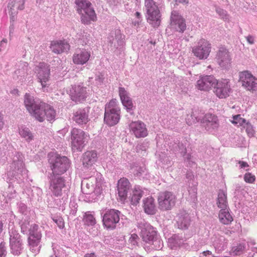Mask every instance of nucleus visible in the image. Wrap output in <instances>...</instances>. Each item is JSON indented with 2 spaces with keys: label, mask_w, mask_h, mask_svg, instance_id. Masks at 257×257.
Here are the masks:
<instances>
[{
  "label": "nucleus",
  "mask_w": 257,
  "mask_h": 257,
  "mask_svg": "<svg viewBox=\"0 0 257 257\" xmlns=\"http://www.w3.org/2000/svg\"><path fill=\"white\" fill-rule=\"evenodd\" d=\"M24 104L29 112L40 122L45 119L51 121L55 117V111L50 105L44 102L36 103L34 97L29 93L25 95Z\"/></svg>",
  "instance_id": "f257e3e1"
},
{
  "label": "nucleus",
  "mask_w": 257,
  "mask_h": 257,
  "mask_svg": "<svg viewBox=\"0 0 257 257\" xmlns=\"http://www.w3.org/2000/svg\"><path fill=\"white\" fill-rule=\"evenodd\" d=\"M120 117V108L115 99L110 100L105 107L104 122L109 126L116 125Z\"/></svg>",
  "instance_id": "f03ea898"
},
{
  "label": "nucleus",
  "mask_w": 257,
  "mask_h": 257,
  "mask_svg": "<svg viewBox=\"0 0 257 257\" xmlns=\"http://www.w3.org/2000/svg\"><path fill=\"white\" fill-rule=\"evenodd\" d=\"M147 22L153 27H159L161 23L160 12L154 0H145Z\"/></svg>",
  "instance_id": "7ed1b4c3"
},
{
  "label": "nucleus",
  "mask_w": 257,
  "mask_h": 257,
  "mask_svg": "<svg viewBox=\"0 0 257 257\" xmlns=\"http://www.w3.org/2000/svg\"><path fill=\"white\" fill-rule=\"evenodd\" d=\"M53 176H59L70 167V162L66 157L52 156L49 160Z\"/></svg>",
  "instance_id": "20e7f679"
},
{
  "label": "nucleus",
  "mask_w": 257,
  "mask_h": 257,
  "mask_svg": "<svg viewBox=\"0 0 257 257\" xmlns=\"http://www.w3.org/2000/svg\"><path fill=\"white\" fill-rule=\"evenodd\" d=\"M35 73L38 79V81L41 83L43 91L50 86V66L45 63H40L35 67Z\"/></svg>",
  "instance_id": "39448f33"
},
{
  "label": "nucleus",
  "mask_w": 257,
  "mask_h": 257,
  "mask_svg": "<svg viewBox=\"0 0 257 257\" xmlns=\"http://www.w3.org/2000/svg\"><path fill=\"white\" fill-rule=\"evenodd\" d=\"M89 135L80 128L74 127L71 131V143L74 150H81L84 147Z\"/></svg>",
  "instance_id": "423d86ee"
},
{
  "label": "nucleus",
  "mask_w": 257,
  "mask_h": 257,
  "mask_svg": "<svg viewBox=\"0 0 257 257\" xmlns=\"http://www.w3.org/2000/svg\"><path fill=\"white\" fill-rule=\"evenodd\" d=\"M176 199V196L172 192H161L157 198L158 207L162 211L170 210L175 205Z\"/></svg>",
  "instance_id": "0eeeda50"
},
{
  "label": "nucleus",
  "mask_w": 257,
  "mask_h": 257,
  "mask_svg": "<svg viewBox=\"0 0 257 257\" xmlns=\"http://www.w3.org/2000/svg\"><path fill=\"white\" fill-rule=\"evenodd\" d=\"M87 88L82 83L75 84L71 85L68 91L71 100L76 103H81L87 98L88 92Z\"/></svg>",
  "instance_id": "6e6552de"
},
{
  "label": "nucleus",
  "mask_w": 257,
  "mask_h": 257,
  "mask_svg": "<svg viewBox=\"0 0 257 257\" xmlns=\"http://www.w3.org/2000/svg\"><path fill=\"white\" fill-rule=\"evenodd\" d=\"M211 50V44L204 39H201L198 42L197 45L192 48V52L199 60L206 59Z\"/></svg>",
  "instance_id": "1a4fd4ad"
},
{
  "label": "nucleus",
  "mask_w": 257,
  "mask_h": 257,
  "mask_svg": "<svg viewBox=\"0 0 257 257\" xmlns=\"http://www.w3.org/2000/svg\"><path fill=\"white\" fill-rule=\"evenodd\" d=\"M120 211L113 209L106 211L102 217L104 227L107 230L115 229L120 220Z\"/></svg>",
  "instance_id": "9d476101"
},
{
  "label": "nucleus",
  "mask_w": 257,
  "mask_h": 257,
  "mask_svg": "<svg viewBox=\"0 0 257 257\" xmlns=\"http://www.w3.org/2000/svg\"><path fill=\"white\" fill-rule=\"evenodd\" d=\"M214 87L213 92L220 99L228 97L232 92L230 82L227 79H221L216 80Z\"/></svg>",
  "instance_id": "9b49d317"
},
{
  "label": "nucleus",
  "mask_w": 257,
  "mask_h": 257,
  "mask_svg": "<svg viewBox=\"0 0 257 257\" xmlns=\"http://www.w3.org/2000/svg\"><path fill=\"white\" fill-rule=\"evenodd\" d=\"M239 78L242 86L247 90L253 92L257 90V78L248 71L241 72Z\"/></svg>",
  "instance_id": "f8f14e48"
},
{
  "label": "nucleus",
  "mask_w": 257,
  "mask_h": 257,
  "mask_svg": "<svg viewBox=\"0 0 257 257\" xmlns=\"http://www.w3.org/2000/svg\"><path fill=\"white\" fill-rule=\"evenodd\" d=\"M217 79L212 75H201L196 81V88L202 91L209 92L214 88Z\"/></svg>",
  "instance_id": "ddd939ff"
},
{
  "label": "nucleus",
  "mask_w": 257,
  "mask_h": 257,
  "mask_svg": "<svg viewBox=\"0 0 257 257\" xmlns=\"http://www.w3.org/2000/svg\"><path fill=\"white\" fill-rule=\"evenodd\" d=\"M131 184L129 180L124 177L121 178L117 183L118 199L124 203L128 198V193H130Z\"/></svg>",
  "instance_id": "4468645a"
},
{
  "label": "nucleus",
  "mask_w": 257,
  "mask_h": 257,
  "mask_svg": "<svg viewBox=\"0 0 257 257\" xmlns=\"http://www.w3.org/2000/svg\"><path fill=\"white\" fill-rule=\"evenodd\" d=\"M130 133L137 138H145L148 133L146 124L142 121H133L129 124Z\"/></svg>",
  "instance_id": "2eb2a0df"
},
{
  "label": "nucleus",
  "mask_w": 257,
  "mask_h": 257,
  "mask_svg": "<svg viewBox=\"0 0 257 257\" xmlns=\"http://www.w3.org/2000/svg\"><path fill=\"white\" fill-rule=\"evenodd\" d=\"M65 186V181L63 177L53 175L51 176L49 189L54 196H61L62 189Z\"/></svg>",
  "instance_id": "dca6fc26"
},
{
  "label": "nucleus",
  "mask_w": 257,
  "mask_h": 257,
  "mask_svg": "<svg viewBox=\"0 0 257 257\" xmlns=\"http://www.w3.org/2000/svg\"><path fill=\"white\" fill-rule=\"evenodd\" d=\"M170 26L172 29L181 33H183L186 29L184 19L176 11L171 13Z\"/></svg>",
  "instance_id": "f3484780"
},
{
  "label": "nucleus",
  "mask_w": 257,
  "mask_h": 257,
  "mask_svg": "<svg viewBox=\"0 0 257 257\" xmlns=\"http://www.w3.org/2000/svg\"><path fill=\"white\" fill-rule=\"evenodd\" d=\"M141 236L144 241L153 244L157 238V232L152 225L146 224L141 230Z\"/></svg>",
  "instance_id": "a211bd4d"
},
{
  "label": "nucleus",
  "mask_w": 257,
  "mask_h": 257,
  "mask_svg": "<svg viewBox=\"0 0 257 257\" xmlns=\"http://www.w3.org/2000/svg\"><path fill=\"white\" fill-rule=\"evenodd\" d=\"M88 113V108L79 109L73 113L72 119L79 125L86 124L89 120Z\"/></svg>",
  "instance_id": "6ab92c4d"
},
{
  "label": "nucleus",
  "mask_w": 257,
  "mask_h": 257,
  "mask_svg": "<svg viewBox=\"0 0 257 257\" xmlns=\"http://www.w3.org/2000/svg\"><path fill=\"white\" fill-rule=\"evenodd\" d=\"M91 53L89 51L82 49L75 52L73 56V62L75 64L83 65L89 60Z\"/></svg>",
  "instance_id": "aec40b11"
},
{
  "label": "nucleus",
  "mask_w": 257,
  "mask_h": 257,
  "mask_svg": "<svg viewBox=\"0 0 257 257\" xmlns=\"http://www.w3.org/2000/svg\"><path fill=\"white\" fill-rule=\"evenodd\" d=\"M50 47L53 53L59 54L68 51L70 46L66 40H58L51 41Z\"/></svg>",
  "instance_id": "412c9836"
},
{
  "label": "nucleus",
  "mask_w": 257,
  "mask_h": 257,
  "mask_svg": "<svg viewBox=\"0 0 257 257\" xmlns=\"http://www.w3.org/2000/svg\"><path fill=\"white\" fill-rule=\"evenodd\" d=\"M118 92L123 106L127 111L132 110L134 106L132 98L128 96V92L123 87H119Z\"/></svg>",
  "instance_id": "4be33fe9"
},
{
  "label": "nucleus",
  "mask_w": 257,
  "mask_h": 257,
  "mask_svg": "<svg viewBox=\"0 0 257 257\" xmlns=\"http://www.w3.org/2000/svg\"><path fill=\"white\" fill-rule=\"evenodd\" d=\"M216 59L219 65L223 67L229 65L231 61L229 53L224 48L219 49L217 54Z\"/></svg>",
  "instance_id": "5701e85b"
},
{
  "label": "nucleus",
  "mask_w": 257,
  "mask_h": 257,
  "mask_svg": "<svg viewBox=\"0 0 257 257\" xmlns=\"http://www.w3.org/2000/svg\"><path fill=\"white\" fill-rule=\"evenodd\" d=\"M97 154L96 151H87L82 157V163L86 167L92 166L97 160Z\"/></svg>",
  "instance_id": "b1692460"
},
{
  "label": "nucleus",
  "mask_w": 257,
  "mask_h": 257,
  "mask_svg": "<svg viewBox=\"0 0 257 257\" xmlns=\"http://www.w3.org/2000/svg\"><path fill=\"white\" fill-rule=\"evenodd\" d=\"M176 222L178 228L181 229H187L190 225V217L185 211H181L176 216Z\"/></svg>",
  "instance_id": "393cba45"
},
{
  "label": "nucleus",
  "mask_w": 257,
  "mask_h": 257,
  "mask_svg": "<svg viewBox=\"0 0 257 257\" xmlns=\"http://www.w3.org/2000/svg\"><path fill=\"white\" fill-rule=\"evenodd\" d=\"M79 15L81 22L85 25L90 24L92 21L95 22L97 20L96 14L93 7Z\"/></svg>",
  "instance_id": "a878e982"
},
{
  "label": "nucleus",
  "mask_w": 257,
  "mask_h": 257,
  "mask_svg": "<svg viewBox=\"0 0 257 257\" xmlns=\"http://www.w3.org/2000/svg\"><path fill=\"white\" fill-rule=\"evenodd\" d=\"M143 208L146 213L150 215L155 214L157 209L155 199L151 196L148 197L144 199Z\"/></svg>",
  "instance_id": "bb28decb"
},
{
  "label": "nucleus",
  "mask_w": 257,
  "mask_h": 257,
  "mask_svg": "<svg viewBox=\"0 0 257 257\" xmlns=\"http://www.w3.org/2000/svg\"><path fill=\"white\" fill-rule=\"evenodd\" d=\"M130 195L129 199L131 204L136 205L139 203L143 197V192L139 187H135L132 189Z\"/></svg>",
  "instance_id": "cd10ccee"
},
{
  "label": "nucleus",
  "mask_w": 257,
  "mask_h": 257,
  "mask_svg": "<svg viewBox=\"0 0 257 257\" xmlns=\"http://www.w3.org/2000/svg\"><path fill=\"white\" fill-rule=\"evenodd\" d=\"M10 244L13 253L18 255L22 249V240L20 235H17L10 239Z\"/></svg>",
  "instance_id": "c85d7f7f"
},
{
  "label": "nucleus",
  "mask_w": 257,
  "mask_h": 257,
  "mask_svg": "<svg viewBox=\"0 0 257 257\" xmlns=\"http://www.w3.org/2000/svg\"><path fill=\"white\" fill-rule=\"evenodd\" d=\"M75 4L76 6V11L79 15L83 14L88 9L92 8V4L88 0H75Z\"/></svg>",
  "instance_id": "c756f323"
},
{
  "label": "nucleus",
  "mask_w": 257,
  "mask_h": 257,
  "mask_svg": "<svg viewBox=\"0 0 257 257\" xmlns=\"http://www.w3.org/2000/svg\"><path fill=\"white\" fill-rule=\"evenodd\" d=\"M216 203L217 207L220 209H228L227 194L223 190H219Z\"/></svg>",
  "instance_id": "7c9ffc66"
},
{
  "label": "nucleus",
  "mask_w": 257,
  "mask_h": 257,
  "mask_svg": "<svg viewBox=\"0 0 257 257\" xmlns=\"http://www.w3.org/2000/svg\"><path fill=\"white\" fill-rule=\"evenodd\" d=\"M207 127L212 129L217 128L219 126V122L217 116L210 114H206L204 118Z\"/></svg>",
  "instance_id": "2f4dec72"
},
{
  "label": "nucleus",
  "mask_w": 257,
  "mask_h": 257,
  "mask_svg": "<svg viewBox=\"0 0 257 257\" xmlns=\"http://www.w3.org/2000/svg\"><path fill=\"white\" fill-rule=\"evenodd\" d=\"M218 218L221 223L228 225L233 221V218L229 212L228 209H220L218 213Z\"/></svg>",
  "instance_id": "473e14b6"
},
{
  "label": "nucleus",
  "mask_w": 257,
  "mask_h": 257,
  "mask_svg": "<svg viewBox=\"0 0 257 257\" xmlns=\"http://www.w3.org/2000/svg\"><path fill=\"white\" fill-rule=\"evenodd\" d=\"M42 237H36L33 235L29 236L28 241L30 249L34 253H38L40 251V247L38 246L40 243Z\"/></svg>",
  "instance_id": "72a5a7b5"
},
{
  "label": "nucleus",
  "mask_w": 257,
  "mask_h": 257,
  "mask_svg": "<svg viewBox=\"0 0 257 257\" xmlns=\"http://www.w3.org/2000/svg\"><path fill=\"white\" fill-rule=\"evenodd\" d=\"M24 0H10L8 5V8L10 9L11 11V15H16L17 12H13V10H15V8L17 10H23L24 8Z\"/></svg>",
  "instance_id": "f704fd0d"
},
{
  "label": "nucleus",
  "mask_w": 257,
  "mask_h": 257,
  "mask_svg": "<svg viewBox=\"0 0 257 257\" xmlns=\"http://www.w3.org/2000/svg\"><path fill=\"white\" fill-rule=\"evenodd\" d=\"M19 133L20 136L24 139L27 142H30L34 139V135L28 127L25 126H21L19 127Z\"/></svg>",
  "instance_id": "c9c22d12"
},
{
  "label": "nucleus",
  "mask_w": 257,
  "mask_h": 257,
  "mask_svg": "<svg viewBox=\"0 0 257 257\" xmlns=\"http://www.w3.org/2000/svg\"><path fill=\"white\" fill-rule=\"evenodd\" d=\"M83 221L85 225L88 226L94 225L96 223V219L94 217V215L90 213V212H87L85 213L83 218Z\"/></svg>",
  "instance_id": "e433bc0d"
},
{
  "label": "nucleus",
  "mask_w": 257,
  "mask_h": 257,
  "mask_svg": "<svg viewBox=\"0 0 257 257\" xmlns=\"http://www.w3.org/2000/svg\"><path fill=\"white\" fill-rule=\"evenodd\" d=\"M233 119L231 120V122L236 125L237 126H243L246 123V120L241 116L240 114H237L233 116Z\"/></svg>",
  "instance_id": "4c0bfd02"
},
{
  "label": "nucleus",
  "mask_w": 257,
  "mask_h": 257,
  "mask_svg": "<svg viewBox=\"0 0 257 257\" xmlns=\"http://www.w3.org/2000/svg\"><path fill=\"white\" fill-rule=\"evenodd\" d=\"M33 235L36 237H42L41 231L39 230V226L36 224L31 225L29 230V236Z\"/></svg>",
  "instance_id": "58836bf2"
},
{
  "label": "nucleus",
  "mask_w": 257,
  "mask_h": 257,
  "mask_svg": "<svg viewBox=\"0 0 257 257\" xmlns=\"http://www.w3.org/2000/svg\"><path fill=\"white\" fill-rule=\"evenodd\" d=\"M244 249V244L239 243L233 246L231 249V252L234 255H240L243 252Z\"/></svg>",
  "instance_id": "ea45409f"
},
{
  "label": "nucleus",
  "mask_w": 257,
  "mask_h": 257,
  "mask_svg": "<svg viewBox=\"0 0 257 257\" xmlns=\"http://www.w3.org/2000/svg\"><path fill=\"white\" fill-rule=\"evenodd\" d=\"M15 171L22 173L25 170V164L22 161L14 162Z\"/></svg>",
  "instance_id": "a19ab883"
},
{
  "label": "nucleus",
  "mask_w": 257,
  "mask_h": 257,
  "mask_svg": "<svg viewBox=\"0 0 257 257\" xmlns=\"http://www.w3.org/2000/svg\"><path fill=\"white\" fill-rule=\"evenodd\" d=\"M243 127L245 128L246 133L248 136H252L253 135L254 131L252 125L249 122L246 121Z\"/></svg>",
  "instance_id": "79ce46f5"
},
{
  "label": "nucleus",
  "mask_w": 257,
  "mask_h": 257,
  "mask_svg": "<svg viewBox=\"0 0 257 257\" xmlns=\"http://www.w3.org/2000/svg\"><path fill=\"white\" fill-rule=\"evenodd\" d=\"M131 170H132L133 173L137 175L141 174L142 172L144 171L143 167L139 166V165L135 163H134L131 165Z\"/></svg>",
  "instance_id": "37998d69"
},
{
  "label": "nucleus",
  "mask_w": 257,
  "mask_h": 257,
  "mask_svg": "<svg viewBox=\"0 0 257 257\" xmlns=\"http://www.w3.org/2000/svg\"><path fill=\"white\" fill-rule=\"evenodd\" d=\"M244 180L248 183H253L255 180V177L250 173H247L244 175Z\"/></svg>",
  "instance_id": "c03bdc74"
},
{
  "label": "nucleus",
  "mask_w": 257,
  "mask_h": 257,
  "mask_svg": "<svg viewBox=\"0 0 257 257\" xmlns=\"http://www.w3.org/2000/svg\"><path fill=\"white\" fill-rule=\"evenodd\" d=\"M53 220L60 228L62 229L64 227V221L62 217H58L56 218H53Z\"/></svg>",
  "instance_id": "a18cd8bd"
},
{
  "label": "nucleus",
  "mask_w": 257,
  "mask_h": 257,
  "mask_svg": "<svg viewBox=\"0 0 257 257\" xmlns=\"http://www.w3.org/2000/svg\"><path fill=\"white\" fill-rule=\"evenodd\" d=\"M139 239V237L138 235L136 233H134L131 235V236L130 238L129 241L133 245H136L138 243V240Z\"/></svg>",
  "instance_id": "49530a36"
},
{
  "label": "nucleus",
  "mask_w": 257,
  "mask_h": 257,
  "mask_svg": "<svg viewBox=\"0 0 257 257\" xmlns=\"http://www.w3.org/2000/svg\"><path fill=\"white\" fill-rule=\"evenodd\" d=\"M247 42L249 44H253L254 42V37L251 35H249L246 37Z\"/></svg>",
  "instance_id": "de8ad7c7"
},
{
  "label": "nucleus",
  "mask_w": 257,
  "mask_h": 257,
  "mask_svg": "<svg viewBox=\"0 0 257 257\" xmlns=\"http://www.w3.org/2000/svg\"><path fill=\"white\" fill-rule=\"evenodd\" d=\"M6 250L3 246L0 245V257H4Z\"/></svg>",
  "instance_id": "09e8293b"
},
{
  "label": "nucleus",
  "mask_w": 257,
  "mask_h": 257,
  "mask_svg": "<svg viewBox=\"0 0 257 257\" xmlns=\"http://www.w3.org/2000/svg\"><path fill=\"white\" fill-rule=\"evenodd\" d=\"M238 163L240 164V167L241 168H243L248 167V164L245 162L240 161H239Z\"/></svg>",
  "instance_id": "8fccbe9b"
},
{
  "label": "nucleus",
  "mask_w": 257,
  "mask_h": 257,
  "mask_svg": "<svg viewBox=\"0 0 257 257\" xmlns=\"http://www.w3.org/2000/svg\"><path fill=\"white\" fill-rule=\"evenodd\" d=\"M4 125V121L3 120V115L0 113V131H1Z\"/></svg>",
  "instance_id": "3c124183"
},
{
  "label": "nucleus",
  "mask_w": 257,
  "mask_h": 257,
  "mask_svg": "<svg viewBox=\"0 0 257 257\" xmlns=\"http://www.w3.org/2000/svg\"><path fill=\"white\" fill-rule=\"evenodd\" d=\"M188 0H175V4L178 5L179 4H188Z\"/></svg>",
  "instance_id": "603ef678"
},
{
  "label": "nucleus",
  "mask_w": 257,
  "mask_h": 257,
  "mask_svg": "<svg viewBox=\"0 0 257 257\" xmlns=\"http://www.w3.org/2000/svg\"><path fill=\"white\" fill-rule=\"evenodd\" d=\"M84 257H96V255L94 252H91L85 254Z\"/></svg>",
  "instance_id": "864d4df0"
},
{
  "label": "nucleus",
  "mask_w": 257,
  "mask_h": 257,
  "mask_svg": "<svg viewBox=\"0 0 257 257\" xmlns=\"http://www.w3.org/2000/svg\"><path fill=\"white\" fill-rule=\"evenodd\" d=\"M202 254L205 256L207 255H212L211 251H210L209 250L204 251L202 252Z\"/></svg>",
  "instance_id": "5fc2aeb1"
},
{
  "label": "nucleus",
  "mask_w": 257,
  "mask_h": 257,
  "mask_svg": "<svg viewBox=\"0 0 257 257\" xmlns=\"http://www.w3.org/2000/svg\"><path fill=\"white\" fill-rule=\"evenodd\" d=\"M3 227H4V224H3V222L1 221H0V233H1L3 230Z\"/></svg>",
  "instance_id": "6e6d98bb"
},
{
  "label": "nucleus",
  "mask_w": 257,
  "mask_h": 257,
  "mask_svg": "<svg viewBox=\"0 0 257 257\" xmlns=\"http://www.w3.org/2000/svg\"><path fill=\"white\" fill-rule=\"evenodd\" d=\"M136 17L138 18H140V16H141V14L140 13L138 12H137L135 14Z\"/></svg>",
  "instance_id": "4d7b16f0"
},
{
  "label": "nucleus",
  "mask_w": 257,
  "mask_h": 257,
  "mask_svg": "<svg viewBox=\"0 0 257 257\" xmlns=\"http://www.w3.org/2000/svg\"><path fill=\"white\" fill-rule=\"evenodd\" d=\"M2 42H5V43H7V39H3Z\"/></svg>",
  "instance_id": "13d9d810"
},
{
  "label": "nucleus",
  "mask_w": 257,
  "mask_h": 257,
  "mask_svg": "<svg viewBox=\"0 0 257 257\" xmlns=\"http://www.w3.org/2000/svg\"><path fill=\"white\" fill-rule=\"evenodd\" d=\"M14 17L15 16H13L12 17V19L13 20V21H14Z\"/></svg>",
  "instance_id": "bf43d9fd"
}]
</instances>
